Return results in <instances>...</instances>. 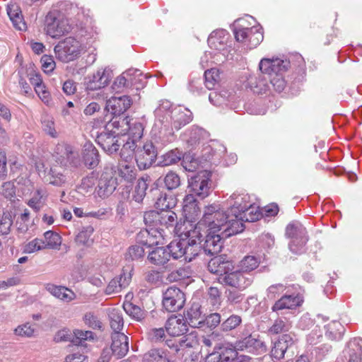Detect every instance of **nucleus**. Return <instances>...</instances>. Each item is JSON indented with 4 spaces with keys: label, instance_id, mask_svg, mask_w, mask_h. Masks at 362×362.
I'll list each match as a JSON object with an SVG mask.
<instances>
[{
    "label": "nucleus",
    "instance_id": "nucleus-3",
    "mask_svg": "<svg viewBox=\"0 0 362 362\" xmlns=\"http://www.w3.org/2000/svg\"><path fill=\"white\" fill-rule=\"evenodd\" d=\"M235 348L238 351H246L255 354H262L267 350V345L259 334H252L245 327L235 341Z\"/></svg>",
    "mask_w": 362,
    "mask_h": 362
},
{
    "label": "nucleus",
    "instance_id": "nucleus-44",
    "mask_svg": "<svg viewBox=\"0 0 362 362\" xmlns=\"http://www.w3.org/2000/svg\"><path fill=\"white\" fill-rule=\"evenodd\" d=\"M136 141V139H129L126 141L121 149V158L135 160V153L137 148Z\"/></svg>",
    "mask_w": 362,
    "mask_h": 362
},
{
    "label": "nucleus",
    "instance_id": "nucleus-47",
    "mask_svg": "<svg viewBox=\"0 0 362 362\" xmlns=\"http://www.w3.org/2000/svg\"><path fill=\"white\" fill-rule=\"evenodd\" d=\"M128 71H133L134 73L129 76L128 83L129 88H134L136 90L143 88L145 86L142 73L139 69H130Z\"/></svg>",
    "mask_w": 362,
    "mask_h": 362
},
{
    "label": "nucleus",
    "instance_id": "nucleus-50",
    "mask_svg": "<svg viewBox=\"0 0 362 362\" xmlns=\"http://www.w3.org/2000/svg\"><path fill=\"white\" fill-rule=\"evenodd\" d=\"M35 328L29 322L18 325L13 330L14 334L21 338H30L35 334Z\"/></svg>",
    "mask_w": 362,
    "mask_h": 362
},
{
    "label": "nucleus",
    "instance_id": "nucleus-54",
    "mask_svg": "<svg viewBox=\"0 0 362 362\" xmlns=\"http://www.w3.org/2000/svg\"><path fill=\"white\" fill-rule=\"evenodd\" d=\"M283 72H275L274 74H271L268 77V80L270 81V84L274 88V90L279 93L284 90L286 87V81L282 75Z\"/></svg>",
    "mask_w": 362,
    "mask_h": 362
},
{
    "label": "nucleus",
    "instance_id": "nucleus-7",
    "mask_svg": "<svg viewBox=\"0 0 362 362\" xmlns=\"http://www.w3.org/2000/svg\"><path fill=\"white\" fill-rule=\"evenodd\" d=\"M237 41L245 43L250 49L256 47L264 38L261 29L258 27L238 28L233 30Z\"/></svg>",
    "mask_w": 362,
    "mask_h": 362
},
{
    "label": "nucleus",
    "instance_id": "nucleus-12",
    "mask_svg": "<svg viewBox=\"0 0 362 362\" xmlns=\"http://www.w3.org/2000/svg\"><path fill=\"white\" fill-rule=\"evenodd\" d=\"M192 119V113L187 108L177 107L172 110L169 119L170 128L179 130L183 126L189 124Z\"/></svg>",
    "mask_w": 362,
    "mask_h": 362
},
{
    "label": "nucleus",
    "instance_id": "nucleus-22",
    "mask_svg": "<svg viewBox=\"0 0 362 362\" xmlns=\"http://www.w3.org/2000/svg\"><path fill=\"white\" fill-rule=\"evenodd\" d=\"M232 217L244 226L243 222L258 221L262 217V214L256 206L247 203L244 204L240 213L232 214Z\"/></svg>",
    "mask_w": 362,
    "mask_h": 362
},
{
    "label": "nucleus",
    "instance_id": "nucleus-10",
    "mask_svg": "<svg viewBox=\"0 0 362 362\" xmlns=\"http://www.w3.org/2000/svg\"><path fill=\"white\" fill-rule=\"evenodd\" d=\"M226 270L225 274L219 277L218 280L221 284L234 287L238 289H244L250 286L252 281L250 275L245 274L241 270L230 272Z\"/></svg>",
    "mask_w": 362,
    "mask_h": 362
},
{
    "label": "nucleus",
    "instance_id": "nucleus-56",
    "mask_svg": "<svg viewBox=\"0 0 362 362\" xmlns=\"http://www.w3.org/2000/svg\"><path fill=\"white\" fill-rule=\"evenodd\" d=\"M147 188L146 180L144 178L139 179L134 194V199L136 202L139 203L144 199Z\"/></svg>",
    "mask_w": 362,
    "mask_h": 362
},
{
    "label": "nucleus",
    "instance_id": "nucleus-60",
    "mask_svg": "<svg viewBox=\"0 0 362 362\" xmlns=\"http://www.w3.org/2000/svg\"><path fill=\"white\" fill-rule=\"evenodd\" d=\"M164 183L168 189L173 190L180 185V178L177 173L171 171L165 176Z\"/></svg>",
    "mask_w": 362,
    "mask_h": 362
},
{
    "label": "nucleus",
    "instance_id": "nucleus-28",
    "mask_svg": "<svg viewBox=\"0 0 362 362\" xmlns=\"http://www.w3.org/2000/svg\"><path fill=\"white\" fill-rule=\"evenodd\" d=\"M118 170L119 175L127 182H132L136 178V170L134 160L121 158Z\"/></svg>",
    "mask_w": 362,
    "mask_h": 362
},
{
    "label": "nucleus",
    "instance_id": "nucleus-24",
    "mask_svg": "<svg viewBox=\"0 0 362 362\" xmlns=\"http://www.w3.org/2000/svg\"><path fill=\"white\" fill-rule=\"evenodd\" d=\"M132 280L130 272H123L119 276L112 279L105 288V293L107 295L115 294L120 292L126 288Z\"/></svg>",
    "mask_w": 362,
    "mask_h": 362
},
{
    "label": "nucleus",
    "instance_id": "nucleus-63",
    "mask_svg": "<svg viewBox=\"0 0 362 362\" xmlns=\"http://www.w3.org/2000/svg\"><path fill=\"white\" fill-rule=\"evenodd\" d=\"M308 241V238L303 237L299 238L298 241L295 242L293 240H291L288 246L290 250L294 254H300L303 252L304 246L305 245Z\"/></svg>",
    "mask_w": 362,
    "mask_h": 362
},
{
    "label": "nucleus",
    "instance_id": "nucleus-13",
    "mask_svg": "<svg viewBox=\"0 0 362 362\" xmlns=\"http://www.w3.org/2000/svg\"><path fill=\"white\" fill-rule=\"evenodd\" d=\"M112 77L113 74L111 69L108 67L99 69L89 78V81L87 82L86 88L94 90L104 88L109 83Z\"/></svg>",
    "mask_w": 362,
    "mask_h": 362
},
{
    "label": "nucleus",
    "instance_id": "nucleus-5",
    "mask_svg": "<svg viewBox=\"0 0 362 362\" xmlns=\"http://www.w3.org/2000/svg\"><path fill=\"white\" fill-rule=\"evenodd\" d=\"M189 192L200 199L208 197L212 189L211 174L206 170L201 171L189 180Z\"/></svg>",
    "mask_w": 362,
    "mask_h": 362
},
{
    "label": "nucleus",
    "instance_id": "nucleus-48",
    "mask_svg": "<svg viewBox=\"0 0 362 362\" xmlns=\"http://www.w3.org/2000/svg\"><path fill=\"white\" fill-rule=\"evenodd\" d=\"M145 250L144 246L134 245L130 246L125 253V259L130 261H136L144 257Z\"/></svg>",
    "mask_w": 362,
    "mask_h": 362
},
{
    "label": "nucleus",
    "instance_id": "nucleus-11",
    "mask_svg": "<svg viewBox=\"0 0 362 362\" xmlns=\"http://www.w3.org/2000/svg\"><path fill=\"white\" fill-rule=\"evenodd\" d=\"M185 297L178 288L171 286L163 293V305L168 312H176L184 306Z\"/></svg>",
    "mask_w": 362,
    "mask_h": 362
},
{
    "label": "nucleus",
    "instance_id": "nucleus-36",
    "mask_svg": "<svg viewBox=\"0 0 362 362\" xmlns=\"http://www.w3.org/2000/svg\"><path fill=\"white\" fill-rule=\"evenodd\" d=\"M180 235L181 239L180 240H173L165 247L168 250L170 257H172L175 259L185 255L184 247L186 246L187 240L182 234Z\"/></svg>",
    "mask_w": 362,
    "mask_h": 362
},
{
    "label": "nucleus",
    "instance_id": "nucleus-27",
    "mask_svg": "<svg viewBox=\"0 0 362 362\" xmlns=\"http://www.w3.org/2000/svg\"><path fill=\"white\" fill-rule=\"evenodd\" d=\"M233 269L232 263L230 261L226 260L223 256H216L208 263V269L212 274H217L221 275L225 274L226 270H231Z\"/></svg>",
    "mask_w": 362,
    "mask_h": 362
},
{
    "label": "nucleus",
    "instance_id": "nucleus-53",
    "mask_svg": "<svg viewBox=\"0 0 362 362\" xmlns=\"http://www.w3.org/2000/svg\"><path fill=\"white\" fill-rule=\"evenodd\" d=\"M259 265L258 259L254 256H247L244 257L239 264L240 270L247 273L255 269Z\"/></svg>",
    "mask_w": 362,
    "mask_h": 362
},
{
    "label": "nucleus",
    "instance_id": "nucleus-1",
    "mask_svg": "<svg viewBox=\"0 0 362 362\" xmlns=\"http://www.w3.org/2000/svg\"><path fill=\"white\" fill-rule=\"evenodd\" d=\"M198 225L199 230L201 226H205L213 233L222 231V234L226 237H230L243 230V225L238 220L233 219L232 214L221 211L217 204L205 207L203 217Z\"/></svg>",
    "mask_w": 362,
    "mask_h": 362
},
{
    "label": "nucleus",
    "instance_id": "nucleus-45",
    "mask_svg": "<svg viewBox=\"0 0 362 362\" xmlns=\"http://www.w3.org/2000/svg\"><path fill=\"white\" fill-rule=\"evenodd\" d=\"M123 308L126 313L136 321H141L146 316V312L131 303H124Z\"/></svg>",
    "mask_w": 362,
    "mask_h": 362
},
{
    "label": "nucleus",
    "instance_id": "nucleus-35",
    "mask_svg": "<svg viewBox=\"0 0 362 362\" xmlns=\"http://www.w3.org/2000/svg\"><path fill=\"white\" fill-rule=\"evenodd\" d=\"M306 233L305 228L298 221L290 223L286 228V236L294 243L298 241L299 238L306 237Z\"/></svg>",
    "mask_w": 362,
    "mask_h": 362
},
{
    "label": "nucleus",
    "instance_id": "nucleus-14",
    "mask_svg": "<svg viewBox=\"0 0 362 362\" xmlns=\"http://www.w3.org/2000/svg\"><path fill=\"white\" fill-rule=\"evenodd\" d=\"M177 214L171 210L151 211L144 214L145 221L158 222L166 228L173 227L177 223Z\"/></svg>",
    "mask_w": 362,
    "mask_h": 362
},
{
    "label": "nucleus",
    "instance_id": "nucleus-21",
    "mask_svg": "<svg viewBox=\"0 0 362 362\" xmlns=\"http://www.w3.org/2000/svg\"><path fill=\"white\" fill-rule=\"evenodd\" d=\"M294 343L295 339L291 334L282 335L278 341L274 342L271 351V356L276 360L282 359L286 350L291 348Z\"/></svg>",
    "mask_w": 362,
    "mask_h": 362
},
{
    "label": "nucleus",
    "instance_id": "nucleus-59",
    "mask_svg": "<svg viewBox=\"0 0 362 362\" xmlns=\"http://www.w3.org/2000/svg\"><path fill=\"white\" fill-rule=\"evenodd\" d=\"M44 249H45V241L42 239L35 238L24 246L23 252L30 254Z\"/></svg>",
    "mask_w": 362,
    "mask_h": 362
},
{
    "label": "nucleus",
    "instance_id": "nucleus-20",
    "mask_svg": "<svg viewBox=\"0 0 362 362\" xmlns=\"http://www.w3.org/2000/svg\"><path fill=\"white\" fill-rule=\"evenodd\" d=\"M288 66V62L280 59H262L259 62L260 71L268 75L274 74L275 72H284Z\"/></svg>",
    "mask_w": 362,
    "mask_h": 362
},
{
    "label": "nucleus",
    "instance_id": "nucleus-46",
    "mask_svg": "<svg viewBox=\"0 0 362 362\" xmlns=\"http://www.w3.org/2000/svg\"><path fill=\"white\" fill-rule=\"evenodd\" d=\"M133 71H126L123 72L120 76H117L114 81L111 88L116 93L121 92L124 88H129L128 80L129 76L133 74Z\"/></svg>",
    "mask_w": 362,
    "mask_h": 362
},
{
    "label": "nucleus",
    "instance_id": "nucleus-6",
    "mask_svg": "<svg viewBox=\"0 0 362 362\" xmlns=\"http://www.w3.org/2000/svg\"><path fill=\"white\" fill-rule=\"evenodd\" d=\"M189 225V229L184 231L182 235L185 237L187 240L186 246L184 247L185 255L183 257L185 261L191 262L199 255L202 250V246L200 245L202 235L197 226H193L192 224Z\"/></svg>",
    "mask_w": 362,
    "mask_h": 362
},
{
    "label": "nucleus",
    "instance_id": "nucleus-64",
    "mask_svg": "<svg viewBox=\"0 0 362 362\" xmlns=\"http://www.w3.org/2000/svg\"><path fill=\"white\" fill-rule=\"evenodd\" d=\"M74 334V333L66 329L58 331L54 336V341L56 342L71 341L73 343Z\"/></svg>",
    "mask_w": 362,
    "mask_h": 362
},
{
    "label": "nucleus",
    "instance_id": "nucleus-40",
    "mask_svg": "<svg viewBox=\"0 0 362 362\" xmlns=\"http://www.w3.org/2000/svg\"><path fill=\"white\" fill-rule=\"evenodd\" d=\"M325 336L331 340H339L342 337L344 329L338 321H332L326 327Z\"/></svg>",
    "mask_w": 362,
    "mask_h": 362
},
{
    "label": "nucleus",
    "instance_id": "nucleus-16",
    "mask_svg": "<svg viewBox=\"0 0 362 362\" xmlns=\"http://www.w3.org/2000/svg\"><path fill=\"white\" fill-rule=\"evenodd\" d=\"M110 349L112 355L119 359L129 351V338L124 333H112Z\"/></svg>",
    "mask_w": 362,
    "mask_h": 362
},
{
    "label": "nucleus",
    "instance_id": "nucleus-31",
    "mask_svg": "<svg viewBox=\"0 0 362 362\" xmlns=\"http://www.w3.org/2000/svg\"><path fill=\"white\" fill-rule=\"evenodd\" d=\"M83 158L84 163L89 168H94L99 163V153L91 143H86L83 146Z\"/></svg>",
    "mask_w": 362,
    "mask_h": 362
},
{
    "label": "nucleus",
    "instance_id": "nucleus-38",
    "mask_svg": "<svg viewBox=\"0 0 362 362\" xmlns=\"http://www.w3.org/2000/svg\"><path fill=\"white\" fill-rule=\"evenodd\" d=\"M249 197L247 194L233 193L228 200L229 204L231 206L230 214H238L242 211V208L245 204L248 203Z\"/></svg>",
    "mask_w": 362,
    "mask_h": 362
},
{
    "label": "nucleus",
    "instance_id": "nucleus-19",
    "mask_svg": "<svg viewBox=\"0 0 362 362\" xmlns=\"http://www.w3.org/2000/svg\"><path fill=\"white\" fill-rule=\"evenodd\" d=\"M165 329L169 335L178 337L187 331L186 319L182 315H172L165 324Z\"/></svg>",
    "mask_w": 362,
    "mask_h": 362
},
{
    "label": "nucleus",
    "instance_id": "nucleus-49",
    "mask_svg": "<svg viewBox=\"0 0 362 362\" xmlns=\"http://www.w3.org/2000/svg\"><path fill=\"white\" fill-rule=\"evenodd\" d=\"M205 86L209 90L215 88L216 85L220 80V73L216 69H211L205 71Z\"/></svg>",
    "mask_w": 362,
    "mask_h": 362
},
{
    "label": "nucleus",
    "instance_id": "nucleus-42",
    "mask_svg": "<svg viewBox=\"0 0 362 362\" xmlns=\"http://www.w3.org/2000/svg\"><path fill=\"white\" fill-rule=\"evenodd\" d=\"M225 31H214L211 33L208 38V44L211 49L222 51L225 48L223 37Z\"/></svg>",
    "mask_w": 362,
    "mask_h": 362
},
{
    "label": "nucleus",
    "instance_id": "nucleus-25",
    "mask_svg": "<svg viewBox=\"0 0 362 362\" xmlns=\"http://www.w3.org/2000/svg\"><path fill=\"white\" fill-rule=\"evenodd\" d=\"M45 289L51 295L65 303H69L76 298L75 293L65 286L47 284Z\"/></svg>",
    "mask_w": 362,
    "mask_h": 362
},
{
    "label": "nucleus",
    "instance_id": "nucleus-52",
    "mask_svg": "<svg viewBox=\"0 0 362 362\" xmlns=\"http://www.w3.org/2000/svg\"><path fill=\"white\" fill-rule=\"evenodd\" d=\"M291 325L286 318H278L269 329V332L272 334H277L281 332H288Z\"/></svg>",
    "mask_w": 362,
    "mask_h": 362
},
{
    "label": "nucleus",
    "instance_id": "nucleus-17",
    "mask_svg": "<svg viewBox=\"0 0 362 362\" xmlns=\"http://www.w3.org/2000/svg\"><path fill=\"white\" fill-rule=\"evenodd\" d=\"M129 96L112 97L107 100L105 109L114 115H120L126 112L132 105Z\"/></svg>",
    "mask_w": 362,
    "mask_h": 362
},
{
    "label": "nucleus",
    "instance_id": "nucleus-62",
    "mask_svg": "<svg viewBox=\"0 0 362 362\" xmlns=\"http://www.w3.org/2000/svg\"><path fill=\"white\" fill-rule=\"evenodd\" d=\"M12 223L11 215L8 212L4 213L0 217V235L8 234Z\"/></svg>",
    "mask_w": 362,
    "mask_h": 362
},
{
    "label": "nucleus",
    "instance_id": "nucleus-30",
    "mask_svg": "<svg viewBox=\"0 0 362 362\" xmlns=\"http://www.w3.org/2000/svg\"><path fill=\"white\" fill-rule=\"evenodd\" d=\"M6 11L13 26L19 30H25L26 24L23 21L19 6L16 4H9L7 6Z\"/></svg>",
    "mask_w": 362,
    "mask_h": 362
},
{
    "label": "nucleus",
    "instance_id": "nucleus-51",
    "mask_svg": "<svg viewBox=\"0 0 362 362\" xmlns=\"http://www.w3.org/2000/svg\"><path fill=\"white\" fill-rule=\"evenodd\" d=\"M45 240V248L57 249L62 243L60 235L51 230H48L44 233Z\"/></svg>",
    "mask_w": 362,
    "mask_h": 362
},
{
    "label": "nucleus",
    "instance_id": "nucleus-55",
    "mask_svg": "<svg viewBox=\"0 0 362 362\" xmlns=\"http://www.w3.org/2000/svg\"><path fill=\"white\" fill-rule=\"evenodd\" d=\"M73 333L74 334L73 344L76 345L85 346L83 343L86 341L93 339V333L90 331L76 329Z\"/></svg>",
    "mask_w": 362,
    "mask_h": 362
},
{
    "label": "nucleus",
    "instance_id": "nucleus-9",
    "mask_svg": "<svg viewBox=\"0 0 362 362\" xmlns=\"http://www.w3.org/2000/svg\"><path fill=\"white\" fill-rule=\"evenodd\" d=\"M158 155L156 146L151 141L145 143L141 148H136L135 161L139 169L145 170L150 168L155 162Z\"/></svg>",
    "mask_w": 362,
    "mask_h": 362
},
{
    "label": "nucleus",
    "instance_id": "nucleus-15",
    "mask_svg": "<svg viewBox=\"0 0 362 362\" xmlns=\"http://www.w3.org/2000/svg\"><path fill=\"white\" fill-rule=\"evenodd\" d=\"M117 185V179L113 177L112 172L105 170L98 180L96 192L100 197H107L115 190Z\"/></svg>",
    "mask_w": 362,
    "mask_h": 362
},
{
    "label": "nucleus",
    "instance_id": "nucleus-33",
    "mask_svg": "<svg viewBox=\"0 0 362 362\" xmlns=\"http://www.w3.org/2000/svg\"><path fill=\"white\" fill-rule=\"evenodd\" d=\"M147 259L151 264L163 265L169 261L170 255L165 247H158L148 253Z\"/></svg>",
    "mask_w": 362,
    "mask_h": 362
},
{
    "label": "nucleus",
    "instance_id": "nucleus-18",
    "mask_svg": "<svg viewBox=\"0 0 362 362\" xmlns=\"http://www.w3.org/2000/svg\"><path fill=\"white\" fill-rule=\"evenodd\" d=\"M209 231L203 245V250L206 254L211 255H216L221 252L223 247L222 239L226 237L224 234H222V232L216 234L217 232L213 233V231Z\"/></svg>",
    "mask_w": 362,
    "mask_h": 362
},
{
    "label": "nucleus",
    "instance_id": "nucleus-29",
    "mask_svg": "<svg viewBox=\"0 0 362 362\" xmlns=\"http://www.w3.org/2000/svg\"><path fill=\"white\" fill-rule=\"evenodd\" d=\"M183 212L187 218L192 221L198 216L200 210L194 195L192 193L185 196L183 200Z\"/></svg>",
    "mask_w": 362,
    "mask_h": 362
},
{
    "label": "nucleus",
    "instance_id": "nucleus-32",
    "mask_svg": "<svg viewBox=\"0 0 362 362\" xmlns=\"http://www.w3.org/2000/svg\"><path fill=\"white\" fill-rule=\"evenodd\" d=\"M120 115H115L110 122L107 124V129H109L110 127L112 129L110 130L114 133H116V131H113L115 129L117 131V134H125L128 132L129 129V122L130 119L128 117H119Z\"/></svg>",
    "mask_w": 362,
    "mask_h": 362
},
{
    "label": "nucleus",
    "instance_id": "nucleus-34",
    "mask_svg": "<svg viewBox=\"0 0 362 362\" xmlns=\"http://www.w3.org/2000/svg\"><path fill=\"white\" fill-rule=\"evenodd\" d=\"M145 362H173L170 353L163 349H151L144 354Z\"/></svg>",
    "mask_w": 362,
    "mask_h": 362
},
{
    "label": "nucleus",
    "instance_id": "nucleus-23",
    "mask_svg": "<svg viewBox=\"0 0 362 362\" xmlns=\"http://www.w3.org/2000/svg\"><path fill=\"white\" fill-rule=\"evenodd\" d=\"M303 300L300 295H284L276 300L272 308V311L277 312L286 309L293 310L300 306Z\"/></svg>",
    "mask_w": 362,
    "mask_h": 362
},
{
    "label": "nucleus",
    "instance_id": "nucleus-61",
    "mask_svg": "<svg viewBox=\"0 0 362 362\" xmlns=\"http://www.w3.org/2000/svg\"><path fill=\"white\" fill-rule=\"evenodd\" d=\"M175 205L173 199L169 198L165 194H160L155 203L156 209L163 211L164 210H169L170 207Z\"/></svg>",
    "mask_w": 362,
    "mask_h": 362
},
{
    "label": "nucleus",
    "instance_id": "nucleus-39",
    "mask_svg": "<svg viewBox=\"0 0 362 362\" xmlns=\"http://www.w3.org/2000/svg\"><path fill=\"white\" fill-rule=\"evenodd\" d=\"M345 351L349 355L348 362H362V344L357 340L350 341Z\"/></svg>",
    "mask_w": 362,
    "mask_h": 362
},
{
    "label": "nucleus",
    "instance_id": "nucleus-43",
    "mask_svg": "<svg viewBox=\"0 0 362 362\" xmlns=\"http://www.w3.org/2000/svg\"><path fill=\"white\" fill-rule=\"evenodd\" d=\"M187 319L189 320L188 323L192 327H201L204 324V319L202 316V313L197 305L192 306L187 311Z\"/></svg>",
    "mask_w": 362,
    "mask_h": 362
},
{
    "label": "nucleus",
    "instance_id": "nucleus-57",
    "mask_svg": "<svg viewBox=\"0 0 362 362\" xmlns=\"http://www.w3.org/2000/svg\"><path fill=\"white\" fill-rule=\"evenodd\" d=\"M242 322V319L239 315H232L226 319L221 325L223 332H228L235 329Z\"/></svg>",
    "mask_w": 362,
    "mask_h": 362
},
{
    "label": "nucleus",
    "instance_id": "nucleus-2",
    "mask_svg": "<svg viewBox=\"0 0 362 362\" xmlns=\"http://www.w3.org/2000/svg\"><path fill=\"white\" fill-rule=\"evenodd\" d=\"M171 103L168 100L162 101L155 110V115L158 118L153 128L152 132L163 144L170 143L174 140L173 128H170L169 119L171 115Z\"/></svg>",
    "mask_w": 362,
    "mask_h": 362
},
{
    "label": "nucleus",
    "instance_id": "nucleus-8",
    "mask_svg": "<svg viewBox=\"0 0 362 362\" xmlns=\"http://www.w3.org/2000/svg\"><path fill=\"white\" fill-rule=\"evenodd\" d=\"M71 29L69 21L65 18H56L49 14L45 18V30L47 35L53 38L68 33Z\"/></svg>",
    "mask_w": 362,
    "mask_h": 362
},
{
    "label": "nucleus",
    "instance_id": "nucleus-26",
    "mask_svg": "<svg viewBox=\"0 0 362 362\" xmlns=\"http://www.w3.org/2000/svg\"><path fill=\"white\" fill-rule=\"evenodd\" d=\"M96 141L108 154L116 152L119 148V144H118V140L116 136L110 132L100 133L98 136Z\"/></svg>",
    "mask_w": 362,
    "mask_h": 362
},
{
    "label": "nucleus",
    "instance_id": "nucleus-37",
    "mask_svg": "<svg viewBox=\"0 0 362 362\" xmlns=\"http://www.w3.org/2000/svg\"><path fill=\"white\" fill-rule=\"evenodd\" d=\"M110 325L113 333H122L120 331L124 326V320L121 311L117 308H110L108 310Z\"/></svg>",
    "mask_w": 362,
    "mask_h": 362
},
{
    "label": "nucleus",
    "instance_id": "nucleus-58",
    "mask_svg": "<svg viewBox=\"0 0 362 362\" xmlns=\"http://www.w3.org/2000/svg\"><path fill=\"white\" fill-rule=\"evenodd\" d=\"M238 349L235 345L233 347H226L223 349L221 353H216L218 356L226 362L235 361L238 358Z\"/></svg>",
    "mask_w": 362,
    "mask_h": 362
},
{
    "label": "nucleus",
    "instance_id": "nucleus-41",
    "mask_svg": "<svg viewBox=\"0 0 362 362\" xmlns=\"http://www.w3.org/2000/svg\"><path fill=\"white\" fill-rule=\"evenodd\" d=\"M46 198L47 193L45 190L42 189H37L32 198L28 202V205L35 211H38L45 205Z\"/></svg>",
    "mask_w": 362,
    "mask_h": 362
},
{
    "label": "nucleus",
    "instance_id": "nucleus-4",
    "mask_svg": "<svg viewBox=\"0 0 362 362\" xmlns=\"http://www.w3.org/2000/svg\"><path fill=\"white\" fill-rule=\"evenodd\" d=\"M82 50L81 43L71 37H66L54 47L56 57L64 63L74 61L78 58Z\"/></svg>",
    "mask_w": 362,
    "mask_h": 362
}]
</instances>
